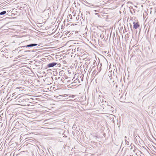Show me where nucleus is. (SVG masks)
Listing matches in <instances>:
<instances>
[{
    "instance_id": "nucleus-1",
    "label": "nucleus",
    "mask_w": 156,
    "mask_h": 156,
    "mask_svg": "<svg viewBox=\"0 0 156 156\" xmlns=\"http://www.w3.org/2000/svg\"><path fill=\"white\" fill-rule=\"evenodd\" d=\"M105 102L106 103V109L107 111L108 112H112L113 111H114L113 105V106H112L108 105V103L106 102V101H105Z\"/></svg>"
},
{
    "instance_id": "nucleus-11",
    "label": "nucleus",
    "mask_w": 156,
    "mask_h": 156,
    "mask_svg": "<svg viewBox=\"0 0 156 156\" xmlns=\"http://www.w3.org/2000/svg\"><path fill=\"white\" fill-rule=\"evenodd\" d=\"M115 83H114V84H113V86H115L116 88H117V85H116L115 86Z\"/></svg>"
},
{
    "instance_id": "nucleus-15",
    "label": "nucleus",
    "mask_w": 156,
    "mask_h": 156,
    "mask_svg": "<svg viewBox=\"0 0 156 156\" xmlns=\"http://www.w3.org/2000/svg\"><path fill=\"white\" fill-rule=\"evenodd\" d=\"M59 78H60V77L58 78V79Z\"/></svg>"
},
{
    "instance_id": "nucleus-5",
    "label": "nucleus",
    "mask_w": 156,
    "mask_h": 156,
    "mask_svg": "<svg viewBox=\"0 0 156 156\" xmlns=\"http://www.w3.org/2000/svg\"><path fill=\"white\" fill-rule=\"evenodd\" d=\"M79 78H80V79H81V77H78V79H76V80H75L72 83V84H73L74 83H76L77 82V81H79Z\"/></svg>"
},
{
    "instance_id": "nucleus-6",
    "label": "nucleus",
    "mask_w": 156,
    "mask_h": 156,
    "mask_svg": "<svg viewBox=\"0 0 156 156\" xmlns=\"http://www.w3.org/2000/svg\"><path fill=\"white\" fill-rule=\"evenodd\" d=\"M6 13V11H4L0 12V15H2L5 14Z\"/></svg>"
},
{
    "instance_id": "nucleus-9",
    "label": "nucleus",
    "mask_w": 156,
    "mask_h": 156,
    "mask_svg": "<svg viewBox=\"0 0 156 156\" xmlns=\"http://www.w3.org/2000/svg\"><path fill=\"white\" fill-rule=\"evenodd\" d=\"M95 139L97 140V139L98 138V137L97 136H95L94 137Z\"/></svg>"
},
{
    "instance_id": "nucleus-14",
    "label": "nucleus",
    "mask_w": 156,
    "mask_h": 156,
    "mask_svg": "<svg viewBox=\"0 0 156 156\" xmlns=\"http://www.w3.org/2000/svg\"><path fill=\"white\" fill-rule=\"evenodd\" d=\"M67 82H69V81H67Z\"/></svg>"
},
{
    "instance_id": "nucleus-16",
    "label": "nucleus",
    "mask_w": 156,
    "mask_h": 156,
    "mask_svg": "<svg viewBox=\"0 0 156 156\" xmlns=\"http://www.w3.org/2000/svg\"><path fill=\"white\" fill-rule=\"evenodd\" d=\"M114 81H113V83H114Z\"/></svg>"
},
{
    "instance_id": "nucleus-4",
    "label": "nucleus",
    "mask_w": 156,
    "mask_h": 156,
    "mask_svg": "<svg viewBox=\"0 0 156 156\" xmlns=\"http://www.w3.org/2000/svg\"><path fill=\"white\" fill-rule=\"evenodd\" d=\"M133 28L135 29H137L139 26V24L138 23H135V22H133Z\"/></svg>"
},
{
    "instance_id": "nucleus-13",
    "label": "nucleus",
    "mask_w": 156,
    "mask_h": 156,
    "mask_svg": "<svg viewBox=\"0 0 156 156\" xmlns=\"http://www.w3.org/2000/svg\"><path fill=\"white\" fill-rule=\"evenodd\" d=\"M125 138H126V136H125Z\"/></svg>"
},
{
    "instance_id": "nucleus-2",
    "label": "nucleus",
    "mask_w": 156,
    "mask_h": 156,
    "mask_svg": "<svg viewBox=\"0 0 156 156\" xmlns=\"http://www.w3.org/2000/svg\"><path fill=\"white\" fill-rule=\"evenodd\" d=\"M37 45V44H31L28 45H27L26 46H22L21 47V49H25V48L27 47H32L34 46H36Z\"/></svg>"
},
{
    "instance_id": "nucleus-3",
    "label": "nucleus",
    "mask_w": 156,
    "mask_h": 156,
    "mask_svg": "<svg viewBox=\"0 0 156 156\" xmlns=\"http://www.w3.org/2000/svg\"><path fill=\"white\" fill-rule=\"evenodd\" d=\"M57 64V63L55 62H53L50 63L48 64L47 66L48 68H51L54 67Z\"/></svg>"
},
{
    "instance_id": "nucleus-10",
    "label": "nucleus",
    "mask_w": 156,
    "mask_h": 156,
    "mask_svg": "<svg viewBox=\"0 0 156 156\" xmlns=\"http://www.w3.org/2000/svg\"><path fill=\"white\" fill-rule=\"evenodd\" d=\"M95 63H94L93 64V65H94V66L92 67V69H93V68H94V66H95Z\"/></svg>"
},
{
    "instance_id": "nucleus-8",
    "label": "nucleus",
    "mask_w": 156,
    "mask_h": 156,
    "mask_svg": "<svg viewBox=\"0 0 156 156\" xmlns=\"http://www.w3.org/2000/svg\"><path fill=\"white\" fill-rule=\"evenodd\" d=\"M79 49V47H78L77 48H76L75 49V50H76V49H77V51H78V49Z\"/></svg>"
},
{
    "instance_id": "nucleus-12",
    "label": "nucleus",
    "mask_w": 156,
    "mask_h": 156,
    "mask_svg": "<svg viewBox=\"0 0 156 156\" xmlns=\"http://www.w3.org/2000/svg\"><path fill=\"white\" fill-rule=\"evenodd\" d=\"M30 50H27L25 51V52H30Z\"/></svg>"
},
{
    "instance_id": "nucleus-7",
    "label": "nucleus",
    "mask_w": 156,
    "mask_h": 156,
    "mask_svg": "<svg viewBox=\"0 0 156 156\" xmlns=\"http://www.w3.org/2000/svg\"><path fill=\"white\" fill-rule=\"evenodd\" d=\"M125 142H126V144L127 145H129V139H125Z\"/></svg>"
}]
</instances>
